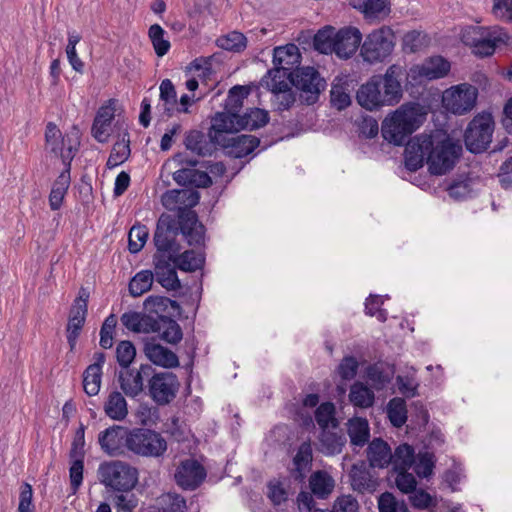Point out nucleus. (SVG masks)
Instances as JSON below:
<instances>
[{"instance_id": "f257e3e1", "label": "nucleus", "mask_w": 512, "mask_h": 512, "mask_svg": "<svg viewBox=\"0 0 512 512\" xmlns=\"http://www.w3.org/2000/svg\"><path fill=\"white\" fill-rule=\"evenodd\" d=\"M461 151V146L448 138L434 145L431 135L420 134L406 143L405 166L417 171L426 161L431 174L444 175L455 166Z\"/></svg>"}, {"instance_id": "f03ea898", "label": "nucleus", "mask_w": 512, "mask_h": 512, "mask_svg": "<svg viewBox=\"0 0 512 512\" xmlns=\"http://www.w3.org/2000/svg\"><path fill=\"white\" fill-rule=\"evenodd\" d=\"M404 76L405 68L398 64L389 66L383 75H373L359 87L358 104L368 111L398 104L403 96Z\"/></svg>"}, {"instance_id": "7ed1b4c3", "label": "nucleus", "mask_w": 512, "mask_h": 512, "mask_svg": "<svg viewBox=\"0 0 512 512\" xmlns=\"http://www.w3.org/2000/svg\"><path fill=\"white\" fill-rule=\"evenodd\" d=\"M425 118L426 113L418 103L404 104L383 120L382 137L395 146H402Z\"/></svg>"}, {"instance_id": "20e7f679", "label": "nucleus", "mask_w": 512, "mask_h": 512, "mask_svg": "<svg viewBox=\"0 0 512 512\" xmlns=\"http://www.w3.org/2000/svg\"><path fill=\"white\" fill-rule=\"evenodd\" d=\"M461 41L471 47L472 53L478 57H488L494 54L500 45H508L511 36L499 26H467L461 31Z\"/></svg>"}, {"instance_id": "39448f33", "label": "nucleus", "mask_w": 512, "mask_h": 512, "mask_svg": "<svg viewBox=\"0 0 512 512\" xmlns=\"http://www.w3.org/2000/svg\"><path fill=\"white\" fill-rule=\"evenodd\" d=\"M138 470L130 464L114 460L103 462L98 468L101 484L116 492H130L138 483Z\"/></svg>"}, {"instance_id": "423d86ee", "label": "nucleus", "mask_w": 512, "mask_h": 512, "mask_svg": "<svg viewBox=\"0 0 512 512\" xmlns=\"http://www.w3.org/2000/svg\"><path fill=\"white\" fill-rule=\"evenodd\" d=\"M291 85L295 88L301 104L313 105L326 89L327 82L316 68L305 66L292 71Z\"/></svg>"}, {"instance_id": "0eeeda50", "label": "nucleus", "mask_w": 512, "mask_h": 512, "mask_svg": "<svg viewBox=\"0 0 512 512\" xmlns=\"http://www.w3.org/2000/svg\"><path fill=\"white\" fill-rule=\"evenodd\" d=\"M395 35L388 26L373 30L366 36L360 54L364 61L374 64L384 61L393 51Z\"/></svg>"}, {"instance_id": "6e6552de", "label": "nucleus", "mask_w": 512, "mask_h": 512, "mask_svg": "<svg viewBox=\"0 0 512 512\" xmlns=\"http://www.w3.org/2000/svg\"><path fill=\"white\" fill-rule=\"evenodd\" d=\"M180 233L179 219L176 220L169 215H161L153 237L156 252L153 259L170 257L173 258L180 252V244L177 236Z\"/></svg>"}, {"instance_id": "1a4fd4ad", "label": "nucleus", "mask_w": 512, "mask_h": 512, "mask_svg": "<svg viewBox=\"0 0 512 512\" xmlns=\"http://www.w3.org/2000/svg\"><path fill=\"white\" fill-rule=\"evenodd\" d=\"M167 450L163 436L148 428H134L129 433L128 451L143 457H160Z\"/></svg>"}, {"instance_id": "9d476101", "label": "nucleus", "mask_w": 512, "mask_h": 512, "mask_svg": "<svg viewBox=\"0 0 512 512\" xmlns=\"http://www.w3.org/2000/svg\"><path fill=\"white\" fill-rule=\"evenodd\" d=\"M494 120L490 113L476 115L468 124L464 142L468 151L481 153L485 151L492 141Z\"/></svg>"}, {"instance_id": "9b49d317", "label": "nucleus", "mask_w": 512, "mask_h": 512, "mask_svg": "<svg viewBox=\"0 0 512 512\" xmlns=\"http://www.w3.org/2000/svg\"><path fill=\"white\" fill-rule=\"evenodd\" d=\"M450 71V63L442 56H432L421 64L413 65L405 70L404 78L412 85H421L426 81L445 77Z\"/></svg>"}, {"instance_id": "f8f14e48", "label": "nucleus", "mask_w": 512, "mask_h": 512, "mask_svg": "<svg viewBox=\"0 0 512 512\" xmlns=\"http://www.w3.org/2000/svg\"><path fill=\"white\" fill-rule=\"evenodd\" d=\"M174 161L183 167L173 173V180L180 186H194L207 188L212 185V179L205 171L194 169L199 161L188 157L184 153H178L174 156Z\"/></svg>"}, {"instance_id": "ddd939ff", "label": "nucleus", "mask_w": 512, "mask_h": 512, "mask_svg": "<svg viewBox=\"0 0 512 512\" xmlns=\"http://www.w3.org/2000/svg\"><path fill=\"white\" fill-rule=\"evenodd\" d=\"M477 89L469 84H460L447 89L443 93L442 102L444 107L455 115H463L476 104Z\"/></svg>"}, {"instance_id": "4468645a", "label": "nucleus", "mask_w": 512, "mask_h": 512, "mask_svg": "<svg viewBox=\"0 0 512 512\" xmlns=\"http://www.w3.org/2000/svg\"><path fill=\"white\" fill-rule=\"evenodd\" d=\"M234 132H216L215 140L221 145L225 153L233 158H243L252 153L260 144V140L253 135H225Z\"/></svg>"}, {"instance_id": "2eb2a0df", "label": "nucleus", "mask_w": 512, "mask_h": 512, "mask_svg": "<svg viewBox=\"0 0 512 512\" xmlns=\"http://www.w3.org/2000/svg\"><path fill=\"white\" fill-rule=\"evenodd\" d=\"M45 141L46 147L50 152L61 157L65 167H67L68 163L71 165V161L79 145L76 139L72 140L68 136L63 137L57 125L53 122H49L45 129Z\"/></svg>"}, {"instance_id": "dca6fc26", "label": "nucleus", "mask_w": 512, "mask_h": 512, "mask_svg": "<svg viewBox=\"0 0 512 512\" xmlns=\"http://www.w3.org/2000/svg\"><path fill=\"white\" fill-rule=\"evenodd\" d=\"M179 389L177 376L172 372H159L149 380V394L158 405H166L175 397Z\"/></svg>"}, {"instance_id": "f3484780", "label": "nucleus", "mask_w": 512, "mask_h": 512, "mask_svg": "<svg viewBox=\"0 0 512 512\" xmlns=\"http://www.w3.org/2000/svg\"><path fill=\"white\" fill-rule=\"evenodd\" d=\"M130 429L121 425H112L101 431L98 443L101 450L111 457L121 456L128 450Z\"/></svg>"}, {"instance_id": "a211bd4d", "label": "nucleus", "mask_w": 512, "mask_h": 512, "mask_svg": "<svg viewBox=\"0 0 512 512\" xmlns=\"http://www.w3.org/2000/svg\"><path fill=\"white\" fill-rule=\"evenodd\" d=\"M219 119L220 123H229V129L226 132H238L240 130H256L265 126L269 122V113L260 108H250L243 115L223 116Z\"/></svg>"}, {"instance_id": "6ab92c4d", "label": "nucleus", "mask_w": 512, "mask_h": 512, "mask_svg": "<svg viewBox=\"0 0 512 512\" xmlns=\"http://www.w3.org/2000/svg\"><path fill=\"white\" fill-rule=\"evenodd\" d=\"M207 476L205 468L195 459L182 461L176 469L175 481L184 490H195Z\"/></svg>"}, {"instance_id": "aec40b11", "label": "nucleus", "mask_w": 512, "mask_h": 512, "mask_svg": "<svg viewBox=\"0 0 512 512\" xmlns=\"http://www.w3.org/2000/svg\"><path fill=\"white\" fill-rule=\"evenodd\" d=\"M248 90L244 86L236 85L229 90L225 100L224 111L219 112L213 118L212 129L216 132H226L229 129V123H220L218 120L224 119L222 116H239L243 106V100L248 96Z\"/></svg>"}, {"instance_id": "412c9836", "label": "nucleus", "mask_w": 512, "mask_h": 512, "mask_svg": "<svg viewBox=\"0 0 512 512\" xmlns=\"http://www.w3.org/2000/svg\"><path fill=\"white\" fill-rule=\"evenodd\" d=\"M119 373V384L125 395L136 397L143 391L144 377H149L153 368L149 364H142L138 370L125 368Z\"/></svg>"}, {"instance_id": "4be33fe9", "label": "nucleus", "mask_w": 512, "mask_h": 512, "mask_svg": "<svg viewBox=\"0 0 512 512\" xmlns=\"http://www.w3.org/2000/svg\"><path fill=\"white\" fill-rule=\"evenodd\" d=\"M180 232L189 245L200 246L205 241V227L198 221L193 210H184L179 214Z\"/></svg>"}, {"instance_id": "5701e85b", "label": "nucleus", "mask_w": 512, "mask_h": 512, "mask_svg": "<svg viewBox=\"0 0 512 512\" xmlns=\"http://www.w3.org/2000/svg\"><path fill=\"white\" fill-rule=\"evenodd\" d=\"M334 53L342 59L350 58L358 49L362 35L355 27L342 28L336 32Z\"/></svg>"}, {"instance_id": "b1692460", "label": "nucleus", "mask_w": 512, "mask_h": 512, "mask_svg": "<svg viewBox=\"0 0 512 512\" xmlns=\"http://www.w3.org/2000/svg\"><path fill=\"white\" fill-rule=\"evenodd\" d=\"M170 257L153 259L154 276L156 281L167 290H177L181 288V283L176 272V266Z\"/></svg>"}, {"instance_id": "393cba45", "label": "nucleus", "mask_w": 512, "mask_h": 512, "mask_svg": "<svg viewBox=\"0 0 512 512\" xmlns=\"http://www.w3.org/2000/svg\"><path fill=\"white\" fill-rule=\"evenodd\" d=\"M200 199L199 193L193 190L174 189L166 191L162 195V204L168 210H179V214L186 210L182 208L193 207L198 204Z\"/></svg>"}, {"instance_id": "a878e982", "label": "nucleus", "mask_w": 512, "mask_h": 512, "mask_svg": "<svg viewBox=\"0 0 512 512\" xmlns=\"http://www.w3.org/2000/svg\"><path fill=\"white\" fill-rule=\"evenodd\" d=\"M94 363L90 364L83 373V388L88 396H95L99 393L102 379V366L105 363V354L96 352Z\"/></svg>"}, {"instance_id": "bb28decb", "label": "nucleus", "mask_w": 512, "mask_h": 512, "mask_svg": "<svg viewBox=\"0 0 512 512\" xmlns=\"http://www.w3.org/2000/svg\"><path fill=\"white\" fill-rule=\"evenodd\" d=\"M143 350L146 357L157 366L163 368H176L179 366L178 356L154 340L145 342Z\"/></svg>"}, {"instance_id": "cd10ccee", "label": "nucleus", "mask_w": 512, "mask_h": 512, "mask_svg": "<svg viewBox=\"0 0 512 512\" xmlns=\"http://www.w3.org/2000/svg\"><path fill=\"white\" fill-rule=\"evenodd\" d=\"M215 134L207 137L205 133L199 130H191L186 133L184 145L187 150L198 156L212 155L216 149Z\"/></svg>"}, {"instance_id": "c85d7f7f", "label": "nucleus", "mask_w": 512, "mask_h": 512, "mask_svg": "<svg viewBox=\"0 0 512 512\" xmlns=\"http://www.w3.org/2000/svg\"><path fill=\"white\" fill-rule=\"evenodd\" d=\"M301 54L298 47L293 44H287L274 48L273 64L287 72L295 71L300 68Z\"/></svg>"}, {"instance_id": "c756f323", "label": "nucleus", "mask_w": 512, "mask_h": 512, "mask_svg": "<svg viewBox=\"0 0 512 512\" xmlns=\"http://www.w3.org/2000/svg\"><path fill=\"white\" fill-rule=\"evenodd\" d=\"M115 117V109L111 105L102 106L96 113L91 132L100 143H106L110 136V127Z\"/></svg>"}, {"instance_id": "7c9ffc66", "label": "nucleus", "mask_w": 512, "mask_h": 512, "mask_svg": "<svg viewBox=\"0 0 512 512\" xmlns=\"http://www.w3.org/2000/svg\"><path fill=\"white\" fill-rule=\"evenodd\" d=\"M154 320L151 332L159 333L162 340L169 344H177L182 340V329L174 319L168 316H154Z\"/></svg>"}, {"instance_id": "2f4dec72", "label": "nucleus", "mask_w": 512, "mask_h": 512, "mask_svg": "<svg viewBox=\"0 0 512 512\" xmlns=\"http://www.w3.org/2000/svg\"><path fill=\"white\" fill-rule=\"evenodd\" d=\"M78 303L80 305L78 307H72L68 319L67 324V342L70 346V350H74L77 339L81 333V330L84 326L86 315H87V307L84 301L79 300Z\"/></svg>"}, {"instance_id": "473e14b6", "label": "nucleus", "mask_w": 512, "mask_h": 512, "mask_svg": "<svg viewBox=\"0 0 512 512\" xmlns=\"http://www.w3.org/2000/svg\"><path fill=\"white\" fill-rule=\"evenodd\" d=\"M367 458L371 467L385 468L391 464V448L381 438H375L368 445Z\"/></svg>"}, {"instance_id": "72a5a7b5", "label": "nucleus", "mask_w": 512, "mask_h": 512, "mask_svg": "<svg viewBox=\"0 0 512 512\" xmlns=\"http://www.w3.org/2000/svg\"><path fill=\"white\" fill-rule=\"evenodd\" d=\"M70 169L71 167L68 163L67 167H65L52 185L49 194V206L53 211L59 210L63 204L64 197L71 182Z\"/></svg>"}, {"instance_id": "f704fd0d", "label": "nucleus", "mask_w": 512, "mask_h": 512, "mask_svg": "<svg viewBox=\"0 0 512 512\" xmlns=\"http://www.w3.org/2000/svg\"><path fill=\"white\" fill-rule=\"evenodd\" d=\"M105 415L114 421H123L128 415V405L121 392L114 390L104 402Z\"/></svg>"}, {"instance_id": "c9c22d12", "label": "nucleus", "mask_w": 512, "mask_h": 512, "mask_svg": "<svg viewBox=\"0 0 512 512\" xmlns=\"http://www.w3.org/2000/svg\"><path fill=\"white\" fill-rule=\"evenodd\" d=\"M354 7L359 9L366 19L382 20L391 12L389 0H355Z\"/></svg>"}, {"instance_id": "e433bc0d", "label": "nucleus", "mask_w": 512, "mask_h": 512, "mask_svg": "<svg viewBox=\"0 0 512 512\" xmlns=\"http://www.w3.org/2000/svg\"><path fill=\"white\" fill-rule=\"evenodd\" d=\"M351 485L358 492L373 491L375 489V481L372 479L367 464L360 461L352 465L350 471Z\"/></svg>"}, {"instance_id": "4c0bfd02", "label": "nucleus", "mask_w": 512, "mask_h": 512, "mask_svg": "<svg viewBox=\"0 0 512 512\" xmlns=\"http://www.w3.org/2000/svg\"><path fill=\"white\" fill-rule=\"evenodd\" d=\"M121 322L123 326L130 331L150 333L151 330H153L155 320L152 314L142 315L138 312L129 311L122 314Z\"/></svg>"}, {"instance_id": "58836bf2", "label": "nucleus", "mask_w": 512, "mask_h": 512, "mask_svg": "<svg viewBox=\"0 0 512 512\" xmlns=\"http://www.w3.org/2000/svg\"><path fill=\"white\" fill-rule=\"evenodd\" d=\"M321 451L325 455H336L342 452L347 439L342 432L324 429L320 433Z\"/></svg>"}, {"instance_id": "ea45409f", "label": "nucleus", "mask_w": 512, "mask_h": 512, "mask_svg": "<svg viewBox=\"0 0 512 512\" xmlns=\"http://www.w3.org/2000/svg\"><path fill=\"white\" fill-rule=\"evenodd\" d=\"M348 435L353 446L363 447L370 437V428L367 419L355 417L348 421Z\"/></svg>"}, {"instance_id": "a19ab883", "label": "nucleus", "mask_w": 512, "mask_h": 512, "mask_svg": "<svg viewBox=\"0 0 512 512\" xmlns=\"http://www.w3.org/2000/svg\"><path fill=\"white\" fill-rule=\"evenodd\" d=\"M313 460V451L310 442H303L298 447L293 458L294 478L302 480L310 469Z\"/></svg>"}, {"instance_id": "79ce46f5", "label": "nucleus", "mask_w": 512, "mask_h": 512, "mask_svg": "<svg viewBox=\"0 0 512 512\" xmlns=\"http://www.w3.org/2000/svg\"><path fill=\"white\" fill-rule=\"evenodd\" d=\"M291 73L274 66L261 80V85L271 92L286 89L291 84Z\"/></svg>"}, {"instance_id": "37998d69", "label": "nucleus", "mask_w": 512, "mask_h": 512, "mask_svg": "<svg viewBox=\"0 0 512 512\" xmlns=\"http://www.w3.org/2000/svg\"><path fill=\"white\" fill-rule=\"evenodd\" d=\"M312 493L320 499H326L334 488L333 478L325 471L314 472L309 479Z\"/></svg>"}, {"instance_id": "c03bdc74", "label": "nucleus", "mask_w": 512, "mask_h": 512, "mask_svg": "<svg viewBox=\"0 0 512 512\" xmlns=\"http://www.w3.org/2000/svg\"><path fill=\"white\" fill-rule=\"evenodd\" d=\"M173 258V264L184 272H195L202 269L205 263L204 255L194 250H186L181 254L179 252Z\"/></svg>"}, {"instance_id": "a18cd8bd", "label": "nucleus", "mask_w": 512, "mask_h": 512, "mask_svg": "<svg viewBox=\"0 0 512 512\" xmlns=\"http://www.w3.org/2000/svg\"><path fill=\"white\" fill-rule=\"evenodd\" d=\"M366 375L373 388L382 390L391 382L394 371L382 363H376L367 368Z\"/></svg>"}, {"instance_id": "49530a36", "label": "nucleus", "mask_w": 512, "mask_h": 512, "mask_svg": "<svg viewBox=\"0 0 512 512\" xmlns=\"http://www.w3.org/2000/svg\"><path fill=\"white\" fill-rule=\"evenodd\" d=\"M157 512H186V500L176 493H164L156 499Z\"/></svg>"}, {"instance_id": "de8ad7c7", "label": "nucleus", "mask_w": 512, "mask_h": 512, "mask_svg": "<svg viewBox=\"0 0 512 512\" xmlns=\"http://www.w3.org/2000/svg\"><path fill=\"white\" fill-rule=\"evenodd\" d=\"M160 100L162 104L160 109L162 114L171 117L175 112L177 105V94L175 87L170 79H164L160 84Z\"/></svg>"}, {"instance_id": "09e8293b", "label": "nucleus", "mask_w": 512, "mask_h": 512, "mask_svg": "<svg viewBox=\"0 0 512 512\" xmlns=\"http://www.w3.org/2000/svg\"><path fill=\"white\" fill-rule=\"evenodd\" d=\"M374 398L373 391L362 382H355L351 385L349 400L354 406L360 408L371 407L374 403Z\"/></svg>"}, {"instance_id": "8fccbe9b", "label": "nucleus", "mask_w": 512, "mask_h": 512, "mask_svg": "<svg viewBox=\"0 0 512 512\" xmlns=\"http://www.w3.org/2000/svg\"><path fill=\"white\" fill-rule=\"evenodd\" d=\"M154 273L151 270L137 272L129 282V292L133 297H139L149 291L154 281Z\"/></svg>"}, {"instance_id": "3c124183", "label": "nucleus", "mask_w": 512, "mask_h": 512, "mask_svg": "<svg viewBox=\"0 0 512 512\" xmlns=\"http://www.w3.org/2000/svg\"><path fill=\"white\" fill-rule=\"evenodd\" d=\"M415 462L414 448L409 444L399 445L392 453L391 464L394 470H409Z\"/></svg>"}, {"instance_id": "603ef678", "label": "nucleus", "mask_w": 512, "mask_h": 512, "mask_svg": "<svg viewBox=\"0 0 512 512\" xmlns=\"http://www.w3.org/2000/svg\"><path fill=\"white\" fill-rule=\"evenodd\" d=\"M336 32L331 26L320 29L313 38V47L322 54H330L335 49Z\"/></svg>"}, {"instance_id": "864d4df0", "label": "nucleus", "mask_w": 512, "mask_h": 512, "mask_svg": "<svg viewBox=\"0 0 512 512\" xmlns=\"http://www.w3.org/2000/svg\"><path fill=\"white\" fill-rule=\"evenodd\" d=\"M387 414L394 427L400 428L407 421V406L403 398L394 397L387 404Z\"/></svg>"}, {"instance_id": "5fc2aeb1", "label": "nucleus", "mask_w": 512, "mask_h": 512, "mask_svg": "<svg viewBox=\"0 0 512 512\" xmlns=\"http://www.w3.org/2000/svg\"><path fill=\"white\" fill-rule=\"evenodd\" d=\"M216 44L221 49L227 51L241 52L247 46V39L243 33L232 31L227 35L219 37L216 41Z\"/></svg>"}, {"instance_id": "6e6d98bb", "label": "nucleus", "mask_w": 512, "mask_h": 512, "mask_svg": "<svg viewBox=\"0 0 512 512\" xmlns=\"http://www.w3.org/2000/svg\"><path fill=\"white\" fill-rule=\"evenodd\" d=\"M130 153V140L129 138L125 140L123 137L122 141H118L113 145L106 163L107 167L112 169L121 165L129 158Z\"/></svg>"}, {"instance_id": "4d7b16f0", "label": "nucleus", "mask_w": 512, "mask_h": 512, "mask_svg": "<svg viewBox=\"0 0 512 512\" xmlns=\"http://www.w3.org/2000/svg\"><path fill=\"white\" fill-rule=\"evenodd\" d=\"M165 30L159 24L150 26L148 36L158 57L166 55L170 49V42L164 38Z\"/></svg>"}, {"instance_id": "13d9d810", "label": "nucleus", "mask_w": 512, "mask_h": 512, "mask_svg": "<svg viewBox=\"0 0 512 512\" xmlns=\"http://www.w3.org/2000/svg\"><path fill=\"white\" fill-rule=\"evenodd\" d=\"M315 420L321 430L337 427L338 422L335 418V406L332 402H324L320 404L315 411Z\"/></svg>"}, {"instance_id": "bf43d9fd", "label": "nucleus", "mask_w": 512, "mask_h": 512, "mask_svg": "<svg viewBox=\"0 0 512 512\" xmlns=\"http://www.w3.org/2000/svg\"><path fill=\"white\" fill-rule=\"evenodd\" d=\"M149 236L148 228L145 225H134L128 234V250L136 254L144 247Z\"/></svg>"}, {"instance_id": "052dcab7", "label": "nucleus", "mask_w": 512, "mask_h": 512, "mask_svg": "<svg viewBox=\"0 0 512 512\" xmlns=\"http://www.w3.org/2000/svg\"><path fill=\"white\" fill-rule=\"evenodd\" d=\"M272 103L275 109L279 112L289 110L296 102V94L292 91L291 87L283 90L272 92Z\"/></svg>"}, {"instance_id": "680f3d73", "label": "nucleus", "mask_w": 512, "mask_h": 512, "mask_svg": "<svg viewBox=\"0 0 512 512\" xmlns=\"http://www.w3.org/2000/svg\"><path fill=\"white\" fill-rule=\"evenodd\" d=\"M117 325V318L114 314L107 316L100 329V346L110 349L113 346V335Z\"/></svg>"}, {"instance_id": "e2e57ef3", "label": "nucleus", "mask_w": 512, "mask_h": 512, "mask_svg": "<svg viewBox=\"0 0 512 512\" xmlns=\"http://www.w3.org/2000/svg\"><path fill=\"white\" fill-rule=\"evenodd\" d=\"M136 356V349L132 342L121 341L116 347V359L123 368H129Z\"/></svg>"}, {"instance_id": "0e129e2a", "label": "nucleus", "mask_w": 512, "mask_h": 512, "mask_svg": "<svg viewBox=\"0 0 512 512\" xmlns=\"http://www.w3.org/2000/svg\"><path fill=\"white\" fill-rule=\"evenodd\" d=\"M383 299L379 295H370L365 301V313L371 317H376L378 321L387 320V311L382 309Z\"/></svg>"}, {"instance_id": "69168bd1", "label": "nucleus", "mask_w": 512, "mask_h": 512, "mask_svg": "<svg viewBox=\"0 0 512 512\" xmlns=\"http://www.w3.org/2000/svg\"><path fill=\"white\" fill-rule=\"evenodd\" d=\"M331 104L338 110H344L351 104L347 89L340 84H333L330 91Z\"/></svg>"}, {"instance_id": "338daca9", "label": "nucleus", "mask_w": 512, "mask_h": 512, "mask_svg": "<svg viewBox=\"0 0 512 512\" xmlns=\"http://www.w3.org/2000/svg\"><path fill=\"white\" fill-rule=\"evenodd\" d=\"M18 512H36L33 503V489L27 482L20 487Z\"/></svg>"}, {"instance_id": "774afa93", "label": "nucleus", "mask_w": 512, "mask_h": 512, "mask_svg": "<svg viewBox=\"0 0 512 512\" xmlns=\"http://www.w3.org/2000/svg\"><path fill=\"white\" fill-rule=\"evenodd\" d=\"M332 512H359V503L352 495H342L335 500Z\"/></svg>"}]
</instances>
